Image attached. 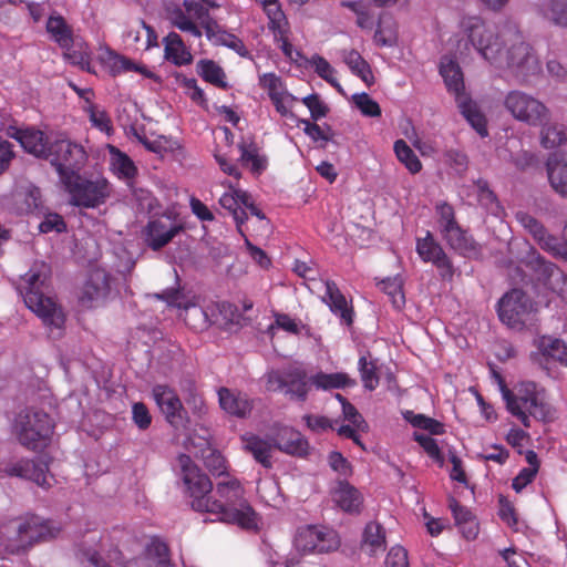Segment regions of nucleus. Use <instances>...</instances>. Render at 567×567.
<instances>
[{"mask_svg": "<svg viewBox=\"0 0 567 567\" xmlns=\"http://www.w3.org/2000/svg\"><path fill=\"white\" fill-rule=\"evenodd\" d=\"M464 25L471 44L494 68L509 71L520 83H529L540 73L532 47L517 30L497 34L480 18H470Z\"/></svg>", "mask_w": 567, "mask_h": 567, "instance_id": "obj_1", "label": "nucleus"}, {"mask_svg": "<svg viewBox=\"0 0 567 567\" xmlns=\"http://www.w3.org/2000/svg\"><path fill=\"white\" fill-rule=\"evenodd\" d=\"M50 277V266L45 262H35L23 277V300L47 326L61 330L65 317L51 296Z\"/></svg>", "mask_w": 567, "mask_h": 567, "instance_id": "obj_2", "label": "nucleus"}, {"mask_svg": "<svg viewBox=\"0 0 567 567\" xmlns=\"http://www.w3.org/2000/svg\"><path fill=\"white\" fill-rule=\"evenodd\" d=\"M218 499L213 497L221 507L218 511H209L215 514L218 520L234 524L244 529H256L258 526V515L244 497V488L240 482L231 478L227 482H219L216 485Z\"/></svg>", "mask_w": 567, "mask_h": 567, "instance_id": "obj_3", "label": "nucleus"}, {"mask_svg": "<svg viewBox=\"0 0 567 567\" xmlns=\"http://www.w3.org/2000/svg\"><path fill=\"white\" fill-rule=\"evenodd\" d=\"M53 430L51 416L42 410L25 409L12 423V433L19 443L32 451L45 447L50 443Z\"/></svg>", "mask_w": 567, "mask_h": 567, "instance_id": "obj_4", "label": "nucleus"}, {"mask_svg": "<svg viewBox=\"0 0 567 567\" xmlns=\"http://www.w3.org/2000/svg\"><path fill=\"white\" fill-rule=\"evenodd\" d=\"M178 462L182 467L184 484L187 486V492L192 498V508L196 512L206 513L220 509L219 504L213 502V483L209 477L194 464L188 455H179Z\"/></svg>", "mask_w": 567, "mask_h": 567, "instance_id": "obj_5", "label": "nucleus"}, {"mask_svg": "<svg viewBox=\"0 0 567 567\" xmlns=\"http://www.w3.org/2000/svg\"><path fill=\"white\" fill-rule=\"evenodd\" d=\"M70 195V204L76 207L96 208L110 197L109 182L103 177L86 178L80 173L61 182Z\"/></svg>", "mask_w": 567, "mask_h": 567, "instance_id": "obj_6", "label": "nucleus"}, {"mask_svg": "<svg viewBox=\"0 0 567 567\" xmlns=\"http://www.w3.org/2000/svg\"><path fill=\"white\" fill-rule=\"evenodd\" d=\"M535 389L536 385L534 382L523 383L517 395L513 394L505 386L502 389L507 410L516 416L525 427L530 426L528 415L539 421L551 419L550 408L538 400Z\"/></svg>", "mask_w": 567, "mask_h": 567, "instance_id": "obj_7", "label": "nucleus"}, {"mask_svg": "<svg viewBox=\"0 0 567 567\" xmlns=\"http://www.w3.org/2000/svg\"><path fill=\"white\" fill-rule=\"evenodd\" d=\"M47 161L55 168L60 182L80 173L87 162L84 147L69 138H55L49 144Z\"/></svg>", "mask_w": 567, "mask_h": 567, "instance_id": "obj_8", "label": "nucleus"}, {"mask_svg": "<svg viewBox=\"0 0 567 567\" xmlns=\"http://www.w3.org/2000/svg\"><path fill=\"white\" fill-rule=\"evenodd\" d=\"M504 106L515 120L530 126L543 125L550 116V111L543 102L518 90L505 96Z\"/></svg>", "mask_w": 567, "mask_h": 567, "instance_id": "obj_9", "label": "nucleus"}, {"mask_svg": "<svg viewBox=\"0 0 567 567\" xmlns=\"http://www.w3.org/2000/svg\"><path fill=\"white\" fill-rule=\"evenodd\" d=\"M340 546L338 534L326 527L306 526L298 529L295 547L302 554H326L334 551Z\"/></svg>", "mask_w": 567, "mask_h": 567, "instance_id": "obj_10", "label": "nucleus"}, {"mask_svg": "<svg viewBox=\"0 0 567 567\" xmlns=\"http://www.w3.org/2000/svg\"><path fill=\"white\" fill-rule=\"evenodd\" d=\"M532 307L529 297L523 290L515 288L501 298L497 312L503 323L513 329H522Z\"/></svg>", "mask_w": 567, "mask_h": 567, "instance_id": "obj_11", "label": "nucleus"}, {"mask_svg": "<svg viewBox=\"0 0 567 567\" xmlns=\"http://www.w3.org/2000/svg\"><path fill=\"white\" fill-rule=\"evenodd\" d=\"M2 472L10 477L31 481L43 489L51 488L54 482V477L49 471V464L40 458L10 461Z\"/></svg>", "mask_w": 567, "mask_h": 567, "instance_id": "obj_12", "label": "nucleus"}, {"mask_svg": "<svg viewBox=\"0 0 567 567\" xmlns=\"http://www.w3.org/2000/svg\"><path fill=\"white\" fill-rule=\"evenodd\" d=\"M153 398L157 403L165 420L176 430L186 429L189 417L176 392L165 384H156L153 390Z\"/></svg>", "mask_w": 567, "mask_h": 567, "instance_id": "obj_13", "label": "nucleus"}, {"mask_svg": "<svg viewBox=\"0 0 567 567\" xmlns=\"http://www.w3.org/2000/svg\"><path fill=\"white\" fill-rule=\"evenodd\" d=\"M416 251L425 262H432L439 270L442 280L452 281L455 268L442 246L430 231L424 238L416 240Z\"/></svg>", "mask_w": 567, "mask_h": 567, "instance_id": "obj_14", "label": "nucleus"}, {"mask_svg": "<svg viewBox=\"0 0 567 567\" xmlns=\"http://www.w3.org/2000/svg\"><path fill=\"white\" fill-rule=\"evenodd\" d=\"M9 137L14 138L21 147L38 158L47 159L49 154V144L52 142L45 137L44 133L34 128H18L9 125L6 128Z\"/></svg>", "mask_w": 567, "mask_h": 567, "instance_id": "obj_15", "label": "nucleus"}, {"mask_svg": "<svg viewBox=\"0 0 567 567\" xmlns=\"http://www.w3.org/2000/svg\"><path fill=\"white\" fill-rule=\"evenodd\" d=\"M29 535V522L23 517L13 518L4 524V550L9 554L25 553L30 544H24L25 536Z\"/></svg>", "mask_w": 567, "mask_h": 567, "instance_id": "obj_16", "label": "nucleus"}, {"mask_svg": "<svg viewBox=\"0 0 567 567\" xmlns=\"http://www.w3.org/2000/svg\"><path fill=\"white\" fill-rule=\"evenodd\" d=\"M182 230L181 225H167L161 219L151 220L145 229V241L153 250H159Z\"/></svg>", "mask_w": 567, "mask_h": 567, "instance_id": "obj_17", "label": "nucleus"}, {"mask_svg": "<svg viewBox=\"0 0 567 567\" xmlns=\"http://www.w3.org/2000/svg\"><path fill=\"white\" fill-rule=\"evenodd\" d=\"M220 408L230 415L245 419L254 409V400L241 392H234L227 388L218 391Z\"/></svg>", "mask_w": 567, "mask_h": 567, "instance_id": "obj_18", "label": "nucleus"}, {"mask_svg": "<svg viewBox=\"0 0 567 567\" xmlns=\"http://www.w3.org/2000/svg\"><path fill=\"white\" fill-rule=\"evenodd\" d=\"M274 446L287 454L303 456L307 454L309 444L300 432L292 427H281L272 439Z\"/></svg>", "mask_w": 567, "mask_h": 567, "instance_id": "obj_19", "label": "nucleus"}, {"mask_svg": "<svg viewBox=\"0 0 567 567\" xmlns=\"http://www.w3.org/2000/svg\"><path fill=\"white\" fill-rule=\"evenodd\" d=\"M443 239L460 255L467 258H477L481 255V246L460 225L442 234Z\"/></svg>", "mask_w": 567, "mask_h": 567, "instance_id": "obj_20", "label": "nucleus"}, {"mask_svg": "<svg viewBox=\"0 0 567 567\" xmlns=\"http://www.w3.org/2000/svg\"><path fill=\"white\" fill-rule=\"evenodd\" d=\"M332 499L342 511L350 514H359L363 504V497L359 489L346 480L337 482L332 491Z\"/></svg>", "mask_w": 567, "mask_h": 567, "instance_id": "obj_21", "label": "nucleus"}, {"mask_svg": "<svg viewBox=\"0 0 567 567\" xmlns=\"http://www.w3.org/2000/svg\"><path fill=\"white\" fill-rule=\"evenodd\" d=\"M547 174L551 187L567 197V153H555L547 161Z\"/></svg>", "mask_w": 567, "mask_h": 567, "instance_id": "obj_22", "label": "nucleus"}, {"mask_svg": "<svg viewBox=\"0 0 567 567\" xmlns=\"http://www.w3.org/2000/svg\"><path fill=\"white\" fill-rule=\"evenodd\" d=\"M440 73L444 79L447 90L455 95V101H458V97L466 96L464 92L463 73L460 65L454 60L443 58L440 64Z\"/></svg>", "mask_w": 567, "mask_h": 567, "instance_id": "obj_23", "label": "nucleus"}, {"mask_svg": "<svg viewBox=\"0 0 567 567\" xmlns=\"http://www.w3.org/2000/svg\"><path fill=\"white\" fill-rule=\"evenodd\" d=\"M286 394L305 402L310 390V377L300 368H290L286 370Z\"/></svg>", "mask_w": 567, "mask_h": 567, "instance_id": "obj_24", "label": "nucleus"}, {"mask_svg": "<svg viewBox=\"0 0 567 567\" xmlns=\"http://www.w3.org/2000/svg\"><path fill=\"white\" fill-rule=\"evenodd\" d=\"M535 10L554 25L567 28V0H543L535 4Z\"/></svg>", "mask_w": 567, "mask_h": 567, "instance_id": "obj_25", "label": "nucleus"}, {"mask_svg": "<svg viewBox=\"0 0 567 567\" xmlns=\"http://www.w3.org/2000/svg\"><path fill=\"white\" fill-rule=\"evenodd\" d=\"M326 290L323 300L328 303L332 312L339 315L341 320L347 326H350L352 323V309L348 307L346 297L333 281L326 282Z\"/></svg>", "mask_w": 567, "mask_h": 567, "instance_id": "obj_26", "label": "nucleus"}, {"mask_svg": "<svg viewBox=\"0 0 567 567\" xmlns=\"http://www.w3.org/2000/svg\"><path fill=\"white\" fill-rule=\"evenodd\" d=\"M361 547L370 556H373L379 550H385V530L382 525L377 522H370L365 525L362 533Z\"/></svg>", "mask_w": 567, "mask_h": 567, "instance_id": "obj_27", "label": "nucleus"}, {"mask_svg": "<svg viewBox=\"0 0 567 567\" xmlns=\"http://www.w3.org/2000/svg\"><path fill=\"white\" fill-rule=\"evenodd\" d=\"M165 58L176 65L189 64L193 61L190 52L185 48L182 38L176 32H169L164 38Z\"/></svg>", "mask_w": 567, "mask_h": 567, "instance_id": "obj_28", "label": "nucleus"}, {"mask_svg": "<svg viewBox=\"0 0 567 567\" xmlns=\"http://www.w3.org/2000/svg\"><path fill=\"white\" fill-rule=\"evenodd\" d=\"M310 384L317 390L344 389L353 386L355 381L349 378L347 373H323L319 372L310 377Z\"/></svg>", "mask_w": 567, "mask_h": 567, "instance_id": "obj_29", "label": "nucleus"}, {"mask_svg": "<svg viewBox=\"0 0 567 567\" xmlns=\"http://www.w3.org/2000/svg\"><path fill=\"white\" fill-rule=\"evenodd\" d=\"M27 519L29 522V535L25 536L23 542L30 544V547L35 543L51 540L60 533L59 527L42 523L37 516H30Z\"/></svg>", "mask_w": 567, "mask_h": 567, "instance_id": "obj_30", "label": "nucleus"}, {"mask_svg": "<svg viewBox=\"0 0 567 567\" xmlns=\"http://www.w3.org/2000/svg\"><path fill=\"white\" fill-rule=\"evenodd\" d=\"M523 262L543 280H548L555 272H559L557 266L546 260L534 247H529Z\"/></svg>", "mask_w": 567, "mask_h": 567, "instance_id": "obj_31", "label": "nucleus"}, {"mask_svg": "<svg viewBox=\"0 0 567 567\" xmlns=\"http://www.w3.org/2000/svg\"><path fill=\"white\" fill-rule=\"evenodd\" d=\"M456 103L461 113L472 125V127L481 136H486V120L482 112L478 110L477 105L467 95L461 99L458 97V101H456Z\"/></svg>", "mask_w": 567, "mask_h": 567, "instance_id": "obj_32", "label": "nucleus"}, {"mask_svg": "<svg viewBox=\"0 0 567 567\" xmlns=\"http://www.w3.org/2000/svg\"><path fill=\"white\" fill-rule=\"evenodd\" d=\"M47 31L53 40L62 48L69 50L73 44L72 29L63 17L51 16L47 22Z\"/></svg>", "mask_w": 567, "mask_h": 567, "instance_id": "obj_33", "label": "nucleus"}, {"mask_svg": "<svg viewBox=\"0 0 567 567\" xmlns=\"http://www.w3.org/2000/svg\"><path fill=\"white\" fill-rule=\"evenodd\" d=\"M110 291L107 275L103 271H94L84 285L83 297L89 300L105 298Z\"/></svg>", "mask_w": 567, "mask_h": 567, "instance_id": "obj_34", "label": "nucleus"}, {"mask_svg": "<svg viewBox=\"0 0 567 567\" xmlns=\"http://www.w3.org/2000/svg\"><path fill=\"white\" fill-rule=\"evenodd\" d=\"M343 61L350 68L353 74L359 76L368 86L374 82L369 63L355 50L346 51L343 53Z\"/></svg>", "mask_w": 567, "mask_h": 567, "instance_id": "obj_35", "label": "nucleus"}, {"mask_svg": "<svg viewBox=\"0 0 567 567\" xmlns=\"http://www.w3.org/2000/svg\"><path fill=\"white\" fill-rule=\"evenodd\" d=\"M196 70L199 76L206 82H209L220 89H227L228 84L225 81L224 70L213 60H199L196 64Z\"/></svg>", "mask_w": 567, "mask_h": 567, "instance_id": "obj_36", "label": "nucleus"}, {"mask_svg": "<svg viewBox=\"0 0 567 567\" xmlns=\"http://www.w3.org/2000/svg\"><path fill=\"white\" fill-rule=\"evenodd\" d=\"M244 447L248 452L252 454L255 460L259 462L264 467L269 468L271 467L270 462V451H271V444H269L267 441L256 436L251 435L244 439Z\"/></svg>", "mask_w": 567, "mask_h": 567, "instance_id": "obj_37", "label": "nucleus"}, {"mask_svg": "<svg viewBox=\"0 0 567 567\" xmlns=\"http://www.w3.org/2000/svg\"><path fill=\"white\" fill-rule=\"evenodd\" d=\"M380 289L389 297L392 306L400 310L405 305L403 281L399 276L389 277L378 282Z\"/></svg>", "mask_w": 567, "mask_h": 567, "instance_id": "obj_38", "label": "nucleus"}, {"mask_svg": "<svg viewBox=\"0 0 567 567\" xmlns=\"http://www.w3.org/2000/svg\"><path fill=\"white\" fill-rule=\"evenodd\" d=\"M268 17V28L275 35L285 37L288 32V21L278 0H274L264 8Z\"/></svg>", "mask_w": 567, "mask_h": 567, "instance_id": "obj_39", "label": "nucleus"}, {"mask_svg": "<svg viewBox=\"0 0 567 567\" xmlns=\"http://www.w3.org/2000/svg\"><path fill=\"white\" fill-rule=\"evenodd\" d=\"M539 350L546 357L567 365V344L557 338L542 337L538 344Z\"/></svg>", "mask_w": 567, "mask_h": 567, "instance_id": "obj_40", "label": "nucleus"}, {"mask_svg": "<svg viewBox=\"0 0 567 567\" xmlns=\"http://www.w3.org/2000/svg\"><path fill=\"white\" fill-rule=\"evenodd\" d=\"M110 152L112 155V165L118 176L127 181L134 178L137 174V168L133 161L114 146H110Z\"/></svg>", "mask_w": 567, "mask_h": 567, "instance_id": "obj_41", "label": "nucleus"}, {"mask_svg": "<svg viewBox=\"0 0 567 567\" xmlns=\"http://www.w3.org/2000/svg\"><path fill=\"white\" fill-rule=\"evenodd\" d=\"M540 126V140L542 145L545 148H554L566 141L567 136L564 127L558 124H553L550 118L547 121V123Z\"/></svg>", "mask_w": 567, "mask_h": 567, "instance_id": "obj_42", "label": "nucleus"}, {"mask_svg": "<svg viewBox=\"0 0 567 567\" xmlns=\"http://www.w3.org/2000/svg\"><path fill=\"white\" fill-rule=\"evenodd\" d=\"M394 152L398 159L403 163L412 174H416L421 171L422 164L419 157L403 140H399L394 143Z\"/></svg>", "mask_w": 567, "mask_h": 567, "instance_id": "obj_43", "label": "nucleus"}, {"mask_svg": "<svg viewBox=\"0 0 567 567\" xmlns=\"http://www.w3.org/2000/svg\"><path fill=\"white\" fill-rule=\"evenodd\" d=\"M404 419L414 427L426 430L432 435H440L444 433V425L441 422L424 414H414L412 411H406L404 413Z\"/></svg>", "mask_w": 567, "mask_h": 567, "instance_id": "obj_44", "label": "nucleus"}, {"mask_svg": "<svg viewBox=\"0 0 567 567\" xmlns=\"http://www.w3.org/2000/svg\"><path fill=\"white\" fill-rule=\"evenodd\" d=\"M219 204L233 215L236 225L241 233L240 227L247 220L248 215L246 210L238 205L236 189H234L233 193H225L219 198Z\"/></svg>", "mask_w": 567, "mask_h": 567, "instance_id": "obj_45", "label": "nucleus"}, {"mask_svg": "<svg viewBox=\"0 0 567 567\" xmlns=\"http://www.w3.org/2000/svg\"><path fill=\"white\" fill-rule=\"evenodd\" d=\"M259 84L262 89H265L270 97H278L281 95H287L291 100L295 97L286 92V87L279 76L275 73H265L259 78Z\"/></svg>", "mask_w": 567, "mask_h": 567, "instance_id": "obj_46", "label": "nucleus"}, {"mask_svg": "<svg viewBox=\"0 0 567 567\" xmlns=\"http://www.w3.org/2000/svg\"><path fill=\"white\" fill-rule=\"evenodd\" d=\"M515 218L519 223V225L526 231H528V234L534 238L535 241L542 239V236L547 230L538 219H536L534 216L529 215L526 212H517L515 214Z\"/></svg>", "mask_w": 567, "mask_h": 567, "instance_id": "obj_47", "label": "nucleus"}, {"mask_svg": "<svg viewBox=\"0 0 567 567\" xmlns=\"http://www.w3.org/2000/svg\"><path fill=\"white\" fill-rule=\"evenodd\" d=\"M359 371L364 388L369 391L374 390L379 384L375 363L373 361H368L365 357H361L359 359Z\"/></svg>", "mask_w": 567, "mask_h": 567, "instance_id": "obj_48", "label": "nucleus"}, {"mask_svg": "<svg viewBox=\"0 0 567 567\" xmlns=\"http://www.w3.org/2000/svg\"><path fill=\"white\" fill-rule=\"evenodd\" d=\"M536 243L543 250L549 252L553 257L567 259L566 245L560 243L557 237L550 235L547 230L542 236V239H538Z\"/></svg>", "mask_w": 567, "mask_h": 567, "instance_id": "obj_49", "label": "nucleus"}, {"mask_svg": "<svg viewBox=\"0 0 567 567\" xmlns=\"http://www.w3.org/2000/svg\"><path fill=\"white\" fill-rule=\"evenodd\" d=\"M352 102L365 116L377 117L381 115L380 105L367 93H357L352 95Z\"/></svg>", "mask_w": 567, "mask_h": 567, "instance_id": "obj_50", "label": "nucleus"}, {"mask_svg": "<svg viewBox=\"0 0 567 567\" xmlns=\"http://www.w3.org/2000/svg\"><path fill=\"white\" fill-rule=\"evenodd\" d=\"M213 43L216 45L227 47L237 52L243 58H247L249 55V51L246 49L244 42L238 37L227 32L226 30L220 32Z\"/></svg>", "mask_w": 567, "mask_h": 567, "instance_id": "obj_51", "label": "nucleus"}, {"mask_svg": "<svg viewBox=\"0 0 567 567\" xmlns=\"http://www.w3.org/2000/svg\"><path fill=\"white\" fill-rule=\"evenodd\" d=\"M436 209L440 216L439 226L441 235L458 225L455 219L454 209L451 205L443 203L437 205Z\"/></svg>", "mask_w": 567, "mask_h": 567, "instance_id": "obj_52", "label": "nucleus"}, {"mask_svg": "<svg viewBox=\"0 0 567 567\" xmlns=\"http://www.w3.org/2000/svg\"><path fill=\"white\" fill-rule=\"evenodd\" d=\"M302 103L309 109L313 121L324 117L329 112V107L320 100L318 94H310L303 97Z\"/></svg>", "mask_w": 567, "mask_h": 567, "instance_id": "obj_53", "label": "nucleus"}, {"mask_svg": "<svg viewBox=\"0 0 567 567\" xmlns=\"http://www.w3.org/2000/svg\"><path fill=\"white\" fill-rule=\"evenodd\" d=\"M39 230L43 234L51 231L63 233L66 230V224L62 216L55 213L48 214L39 225Z\"/></svg>", "mask_w": 567, "mask_h": 567, "instance_id": "obj_54", "label": "nucleus"}, {"mask_svg": "<svg viewBox=\"0 0 567 567\" xmlns=\"http://www.w3.org/2000/svg\"><path fill=\"white\" fill-rule=\"evenodd\" d=\"M329 465L333 471L339 473L341 476H350L352 474V466L346 457L339 452H331L329 454Z\"/></svg>", "mask_w": 567, "mask_h": 567, "instance_id": "obj_55", "label": "nucleus"}, {"mask_svg": "<svg viewBox=\"0 0 567 567\" xmlns=\"http://www.w3.org/2000/svg\"><path fill=\"white\" fill-rule=\"evenodd\" d=\"M385 567H409L408 551L401 546L392 547L386 555Z\"/></svg>", "mask_w": 567, "mask_h": 567, "instance_id": "obj_56", "label": "nucleus"}, {"mask_svg": "<svg viewBox=\"0 0 567 567\" xmlns=\"http://www.w3.org/2000/svg\"><path fill=\"white\" fill-rule=\"evenodd\" d=\"M498 503V515L501 519L505 522L509 527H515L518 523V519L513 504L504 496H499Z\"/></svg>", "mask_w": 567, "mask_h": 567, "instance_id": "obj_57", "label": "nucleus"}, {"mask_svg": "<svg viewBox=\"0 0 567 567\" xmlns=\"http://www.w3.org/2000/svg\"><path fill=\"white\" fill-rule=\"evenodd\" d=\"M342 414L344 420L349 421L354 427H357V430L364 431L368 427L367 422L352 403H344V406H342Z\"/></svg>", "mask_w": 567, "mask_h": 567, "instance_id": "obj_58", "label": "nucleus"}, {"mask_svg": "<svg viewBox=\"0 0 567 567\" xmlns=\"http://www.w3.org/2000/svg\"><path fill=\"white\" fill-rule=\"evenodd\" d=\"M133 421L140 430H146L150 427L152 416L148 409L144 403H135L132 408Z\"/></svg>", "mask_w": 567, "mask_h": 567, "instance_id": "obj_59", "label": "nucleus"}, {"mask_svg": "<svg viewBox=\"0 0 567 567\" xmlns=\"http://www.w3.org/2000/svg\"><path fill=\"white\" fill-rule=\"evenodd\" d=\"M414 440L424 449V451L429 454V456L440 460L441 458V451L436 444V441L432 439L431 436L414 432L413 435Z\"/></svg>", "mask_w": 567, "mask_h": 567, "instance_id": "obj_60", "label": "nucleus"}, {"mask_svg": "<svg viewBox=\"0 0 567 567\" xmlns=\"http://www.w3.org/2000/svg\"><path fill=\"white\" fill-rule=\"evenodd\" d=\"M204 463L207 470L214 475L220 476L225 473V460L220 453L216 451H210L209 454L205 456Z\"/></svg>", "mask_w": 567, "mask_h": 567, "instance_id": "obj_61", "label": "nucleus"}, {"mask_svg": "<svg viewBox=\"0 0 567 567\" xmlns=\"http://www.w3.org/2000/svg\"><path fill=\"white\" fill-rule=\"evenodd\" d=\"M445 161L449 165H451L456 172L463 173L467 168L468 158L467 156L456 150H449L445 152Z\"/></svg>", "mask_w": 567, "mask_h": 567, "instance_id": "obj_62", "label": "nucleus"}, {"mask_svg": "<svg viewBox=\"0 0 567 567\" xmlns=\"http://www.w3.org/2000/svg\"><path fill=\"white\" fill-rule=\"evenodd\" d=\"M537 474V468L535 467H525L520 470L518 475L513 480L512 487L517 492H522V489L529 483L533 482Z\"/></svg>", "mask_w": 567, "mask_h": 567, "instance_id": "obj_63", "label": "nucleus"}, {"mask_svg": "<svg viewBox=\"0 0 567 567\" xmlns=\"http://www.w3.org/2000/svg\"><path fill=\"white\" fill-rule=\"evenodd\" d=\"M312 65H315L316 73L328 82V79H333L334 69L330 63L322 56L315 54L311 59Z\"/></svg>", "mask_w": 567, "mask_h": 567, "instance_id": "obj_64", "label": "nucleus"}]
</instances>
